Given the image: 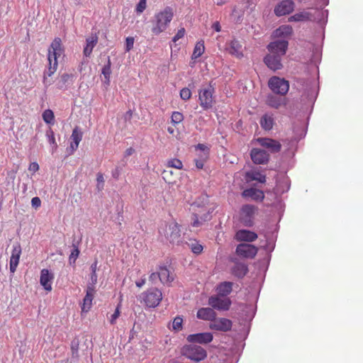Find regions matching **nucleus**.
Instances as JSON below:
<instances>
[{
    "instance_id": "473e14b6",
    "label": "nucleus",
    "mask_w": 363,
    "mask_h": 363,
    "mask_svg": "<svg viewBox=\"0 0 363 363\" xmlns=\"http://www.w3.org/2000/svg\"><path fill=\"white\" fill-rule=\"evenodd\" d=\"M245 179L247 182L257 181L264 184L266 182V176L258 171H249L245 173Z\"/></svg>"
},
{
    "instance_id": "4d7b16f0",
    "label": "nucleus",
    "mask_w": 363,
    "mask_h": 363,
    "mask_svg": "<svg viewBox=\"0 0 363 363\" xmlns=\"http://www.w3.org/2000/svg\"><path fill=\"white\" fill-rule=\"evenodd\" d=\"M212 28L216 32H220L221 30L220 23L218 21L213 23L212 25Z\"/></svg>"
},
{
    "instance_id": "c756f323",
    "label": "nucleus",
    "mask_w": 363,
    "mask_h": 363,
    "mask_svg": "<svg viewBox=\"0 0 363 363\" xmlns=\"http://www.w3.org/2000/svg\"><path fill=\"white\" fill-rule=\"evenodd\" d=\"M158 278L163 284H170L174 279V275L166 267H160Z\"/></svg>"
},
{
    "instance_id": "1a4fd4ad",
    "label": "nucleus",
    "mask_w": 363,
    "mask_h": 363,
    "mask_svg": "<svg viewBox=\"0 0 363 363\" xmlns=\"http://www.w3.org/2000/svg\"><path fill=\"white\" fill-rule=\"evenodd\" d=\"M257 208L250 204L243 205L239 212V220L246 227H252L254 224V216Z\"/></svg>"
},
{
    "instance_id": "b1692460",
    "label": "nucleus",
    "mask_w": 363,
    "mask_h": 363,
    "mask_svg": "<svg viewBox=\"0 0 363 363\" xmlns=\"http://www.w3.org/2000/svg\"><path fill=\"white\" fill-rule=\"evenodd\" d=\"M235 239L238 242H251L257 239V235L248 230H239L235 235Z\"/></svg>"
},
{
    "instance_id": "412c9836",
    "label": "nucleus",
    "mask_w": 363,
    "mask_h": 363,
    "mask_svg": "<svg viewBox=\"0 0 363 363\" xmlns=\"http://www.w3.org/2000/svg\"><path fill=\"white\" fill-rule=\"evenodd\" d=\"M96 294L95 286H88L86 291V295L83 299V303L81 306L82 312L87 313L90 311L92 306V301Z\"/></svg>"
},
{
    "instance_id": "8fccbe9b",
    "label": "nucleus",
    "mask_w": 363,
    "mask_h": 363,
    "mask_svg": "<svg viewBox=\"0 0 363 363\" xmlns=\"http://www.w3.org/2000/svg\"><path fill=\"white\" fill-rule=\"evenodd\" d=\"M146 9V0H140L136 6V11L138 13H143Z\"/></svg>"
},
{
    "instance_id": "6e6552de",
    "label": "nucleus",
    "mask_w": 363,
    "mask_h": 363,
    "mask_svg": "<svg viewBox=\"0 0 363 363\" xmlns=\"http://www.w3.org/2000/svg\"><path fill=\"white\" fill-rule=\"evenodd\" d=\"M323 16V11L322 10L315 9L313 11H301L296 13L294 15L289 18V21H320Z\"/></svg>"
},
{
    "instance_id": "f03ea898",
    "label": "nucleus",
    "mask_w": 363,
    "mask_h": 363,
    "mask_svg": "<svg viewBox=\"0 0 363 363\" xmlns=\"http://www.w3.org/2000/svg\"><path fill=\"white\" fill-rule=\"evenodd\" d=\"M64 52L62 45V40L60 38H55L48 48V70L44 73L43 82L46 83L47 77H51L57 69V58L60 57Z\"/></svg>"
},
{
    "instance_id": "4468645a",
    "label": "nucleus",
    "mask_w": 363,
    "mask_h": 363,
    "mask_svg": "<svg viewBox=\"0 0 363 363\" xmlns=\"http://www.w3.org/2000/svg\"><path fill=\"white\" fill-rule=\"evenodd\" d=\"M257 143L262 147L267 149L271 153H277L281 151V144L277 140L269 138H258Z\"/></svg>"
},
{
    "instance_id": "f704fd0d",
    "label": "nucleus",
    "mask_w": 363,
    "mask_h": 363,
    "mask_svg": "<svg viewBox=\"0 0 363 363\" xmlns=\"http://www.w3.org/2000/svg\"><path fill=\"white\" fill-rule=\"evenodd\" d=\"M247 272V266L242 263H237L232 269L233 274L238 278L245 277Z\"/></svg>"
},
{
    "instance_id": "e2e57ef3",
    "label": "nucleus",
    "mask_w": 363,
    "mask_h": 363,
    "mask_svg": "<svg viewBox=\"0 0 363 363\" xmlns=\"http://www.w3.org/2000/svg\"><path fill=\"white\" fill-rule=\"evenodd\" d=\"M159 271L157 272H153L150 275V280L154 281L156 279L158 278Z\"/></svg>"
},
{
    "instance_id": "79ce46f5",
    "label": "nucleus",
    "mask_w": 363,
    "mask_h": 363,
    "mask_svg": "<svg viewBox=\"0 0 363 363\" xmlns=\"http://www.w3.org/2000/svg\"><path fill=\"white\" fill-rule=\"evenodd\" d=\"M184 116L181 112L174 111L172 114L171 121L174 125H177L182 122Z\"/></svg>"
},
{
    "instance_id": "0eeeda50",
    "label": "nucleus",
    "mask_w": 363,
    "mask_h": 363,
    "mask_svg": "<svg viewBox=\"0 0 363 363\" xmlns=\"http://www.w3.org/2000/svg\"><path fill=\"white\" fill-rule=\"evenodd\" d=\"M268 86L274 94L285 96L289 90V82L284 78L273 76L268 81Z\"/></svg>"
},
{
    "instance_id": "5701e85b",
    "label": "nucleus",
    "mask_w": 363,
    "mask_h": 363,
    "mask_svg": "<svg viewBox=\"0 0 363 363\" xmlns=\"http://www.w3.org/2000/svg\"><path fill=\"white\" fill-rule=\"evenodd\" d=\"M21 252V246L19 243H16L13 246V250L11 252L9 263L11 272L13 273L16 270V267L19 263Z\"/></svg>"
},
{
    "instance_id": "5fc2aeb1",
    "label": "nucleus",
    "mask_w": 363,
    "mask_h": 363,
    "mask_svg": "<svg viewBox=\"0 0 363 363\" xmlns=\"http://www.w3.org/2000/svg\"><path fill=\"white\" fill-rule=\"evenodd\" d=\"M29 171L35 172L39 169V165L37 162H34L30 164L28 167Z\"/></svg>"
},
{
    "instance_id": "20e7f679",
    "label": "nucleus",
    "mask_w": 363,
    "mask_h": 363,
    "mask_svg": "<svg viewBox=\"0 0 363 363\" xmlns=\"http://www.w3.org/2000/svg\"><path fill=\"white\" fill-rule=\"evenodd\" d=\"M160 237L172 244H178L181 238V230L179 225L175 222L162 223L159 228Z\"/></svg>"
},
{
    "instance_id": "72a5a7b5",
    "label": "nucleus",
    "mask_w": 363,
    "mask_h": 363,
    "mask_svg": "<svg viewBox=\"0 0 363 363\" xmlns=\"http://www.w3.org/2000/svg\"><path fill=\"white\" fill-rule=\"evenodd\" d=\"M293 33V28L290 25H283L274 31V35L276 38H286Z\"/></svg>"
},
{
    "instance_id": "de8ad7c7",
    "label": "nucleus",
    "mask_w": 363,
    "mask_h": 363,
    "mask_svg": "<svg viewBox=\"0 0 363 363\" xmlns=\"http://www.w3.org/2000/svg\"><path fill=\"white\" fill-rule=\"evenodd\" d=\"M186 34V30L184 28H181L178 30L177 33L175 34V35L172 38V41L174 43H177L179 39L184 37Z\"/></svg>"
},
{
    "instance_id": "2eb2a0df",
    "label": "nucleus",
    "mask_w": 363,
    "mask_h": 363,
    "mask_svg": "<svg viewBox=\"0 0 363 363\" xmlns=\"http://www.w3.org/2000/svg\"><path fill=\"white\" fill-rule=\"evenodd\" d=\"M250 157L256 164H266L269 161V154L260 148H252L250 151Z\"/></svg>"
},
{
    "instance_id": "39448f33",
    "label": "nucleus",
    "mask_w": 363,
    "mask_h": 363,
    "mask_svg": "<svg viewBox=\"0 0 363 363\" xmlns=\"http://www.w3.org/2000/svg\"><path fill=\"white\" fill-rule=\"evenodd\" d=\"M181 354L191 361L199 362L205 359L207 352L201 346L195 345H184L181 350Z\"/></svg>"
},
{
    "instance_id": "4c0bfd02",
    "label": "nucleus",
    "mask_w": 363,
    "mask_h": 363,
    "mask_svg": "<svg viewBox=\"0 0 363 363\" xmlns=\"http://www.w3.org/2000/svg\"><path fill=\"white\" fill-rule=\"evenodd\" d=\"M187 245L191 251L196 255L201 254L203 250V245L196 240H190Z\"/></svg>"
},
{
    "instance_id": "13d9d810",
    "label": "nucleus",
    "mask_w": 363,
    "mask_h": 363,
    "mask_svg": "<svg viewBox=\"0 0 363 363\" xmlns=\"http://www.w3.org/2000/svg\"><path fill=\"white\" fill-rule=\"evenodd\" d=\"M90 279H91V284L89 286H94V285L97 282V275H96V273H91Z\"/></svg>"
},
{
    "instance_id": "774afa93",
    "label": "nucleus",
    "mask_w": 363,
    "mask_h": 363,
    "mask_svg": "<svg viewBox=\"0 0 363 363\" xmlns=\"http://www.w3.org/2000/svg\"><path fill=\"white\" fill-rule=\"evenodd\" d=\"M227 1L228 0H215L216 4L218 6H222L225 4Z\"/></svg>"
},
{
    "instance_id": "6ab92c4d",
    "label": "nucleus",
    "mask_w": 363,
    "mask_h": 363,
    "mask_svg": "<svg viewBox=\"0 0 363 363\" xmlns=\"http://www.w3.org/2000/svg\"><path fill=\"white\" fill-rule=\"evenodd\" d=\"M55 279L54 274L47 269H43L40 272V284L46 291H51L52 284Z\"/></svg>"
},
{
    "instance_id": "3c124183",
    "label": "nucleus",
    "mask_w": 363,
    "mask_h": 363,
    "mask_svg": "<svg viewBox=\"0 0 363 363\" xmlns=\"http://www.w3.org/2000/svg\"><path fill=\"white\" fill-rule=\"evenodd\" d=\"M72 78V75L69 74H63L60 77V82L62 83V85L60 86V89L63 87V86L71 79Z\"/></svg>"
},
{
    "instance_id": "9d476101",
    "label": "nucleus",
    "mask_w": 363,
    "mask_h": 363,
    "mask_svg": "<svg viewBox=\"0 0 363 363\" xmlns=\"http://www.w3.org/2000/svg\"><path fill=\"white\" fill-rule=\"evenodd\" d=\"M213 91L214 88L211 85L199 91V99L200 105L203 109L206 110L212 107L213 104Z\"/></svg>"
},
{
    "instance_id": "603ef678",
    "label": "nucleus",
    "mask_w": 363,
    "mask_h": 363,
    "mask_svg": "<svg viewBox=\"0 0 363 363\" xmlns=\"http://www.w3.org/2000/svg\"><path fill=\"white\" fill-rule=\"evenodd\" d=\"M31 205L33 208H38L41 206V201L39 197H33L31 199Z\"/></svg>"
},
{
    "instance_id": "7ed1b4c3",
    "label": "nucleus",
    "mask_w": 363,
    "mask_h": 363,
    "mask_svg": "<svg viewBox=\"0 0 363 363\" xmlns=\"http://www.w3.org/2000/svg\"><path fill=\"white\" fill-rule=\"evenodd\" d=\"M174 17V11L172 8L169 6L165 7L162 11L157 13L152 21V32L155 35H159L164 32L169 26L170 22Z\"/></svg>"
},
{
    "instance_id": "f8f14e48",
    "label": "nucleus",
    "mask_w": 363,
    "mask_h": 363,
    "mask_svg": "<svg viewBox=\"0 0 363 363\" xmlns=\"http://www.w3.org/2000/svg\"><path fill=\"white\" fill-rule=\"evenodd\" d=\"M235 252L239 257L253 259L257 254L258 248L253 245L241 243L238 245Z\"/></svg>"
},
{
    "instance_id": "58836bf2",
    "label": "nucleus",
    "mask_w": 363,
    "mask_h": 363,
    "mask_svg": "<svg viewBox=\"0 0 363 363\" xmlns=\"http://www.w3.org/2000/svg\"><path fill=\"white\" fill-rule=\"evenodd\" d=\"M111 60L108 57L107 64L104 66V67L102 68V71H101V73L104 76V78H105L104 83L106 85H109V84H110V76L111 74Z\"/></svg>"
},
{
    "instance_id": "4be33fe9",
    "label": "nucleus",
    "mask_w": 363,
    "mask_h": 363,
    "mask_svg": "<svg viewBox=\"0 0 363 363\" xmlns=\"http://www.w3.org/2000/svg\"><path fill=\"white\" fill-rule=\"evenodd\" d=\"M213 339L211 333H201L191 334L187 336L186 340L189 342H195L199 344H208Z\"/></svg>"
},
{
    "instance_id": "a878e982",
    "label": "nucleus",
    "mask_w": 363,
    "mask_h": 363,
    "mask_svg": "<svg viewBox=\"0 0 363 363\" xmlns=\"http://www.w3.org/2000/svg\"><path fill=\"white\" fill-rule=\"evenodd\" d=\"M196 317L201 320H209L212 322L213 319H215V317H216V313L214 311L212 307L201 308L198 310Z\"/></svg>"
},
{
    "instance_id": "a211bd4d",
    "label": "nucleus",
    "mask_w": 363,
    "mask_h": 363,
    "mask_svg": "<svg viewBox=\"0 0 363 363\" xmlns=\"http://www.w3.org/2000/svg\"><path fill=\"white\" fill-rule=\"evenodd\" d=\"M294 9V2L292 0H283L274 8V13L277 16H282L291 13Z\"/></svg>"
},
{
    "instance_id": "bf43d9fd",
    "label": "nucleus",
    "mask_w": 363,
    "mask_h": 363,
    "mask_svg": "<svg viewBox=\"0 0 363 363\" xmlns=\"http://www.w3.org/2000/svg\"><path fill=\"white\" fill-rule=\"evenodd\" d=\"M196 149H199L201 151H206V155H208V148L207 147V146H206L205 145L203 144H199L196 147Z\"/></svg>"
},
{
    "instance_id": "c03bdc74",
    "label": "nucleus",
    "mask_w": 363,
    "mask_h": 363,
    "mask_svg": "<svg viewBox=\"0 0 363 363\" xmlns=\"http://www.w3.org/2000/svg\"><path fill=\"white\" fill-rule=\"evenodd\" d=\"M71 352L73 358L77 359L79 357V342L72 341L71 344Z\"/></svg>"
},
{
    "instance_id": "6e6d98bb",
    "label": "nucleus",
    "mask_w": 363,
    "mask_h": 363,
    "mask_svg": "<svg viewBox=\"0 0 363 363\" xmlns=\"http://www.w3.org/2000/svg\"><path fill=\"white\" fill-rule=\"evenodd\" d=\"M172 174V171H169V170H164L163 172H162V177H163V179L168 182L169 183H171V181L168 180V175L169 174Z\"/></svg>"
},
{
    "instance_id": "423d86ee",
    "label": "nucleus",
    "mask_w": 363,
    "mask_h": 363,
    "mask_svg": "<svg viewBox=\"0 0 363 363\" xmlns=\"http://www.w3.org/2000/svg\"><path fill=\"white\" fill-rule=\"evenodd\" d=\"M141 302L149 308H155L162 299V294L156 288L150 289L140 295Z\"/></svg>"
},
{
    "instance_id": "ea45409f",
    "label": "nucleus",
    "mask_w": 363,
    "mask_h": 363,
    "mask_svg": "<svg viewBox=\"0 0 363 363\" xmlns=\"http://www.w3.org/2000/svg\"><path fill=\"white\" fill-rule=\"evenodd\" d=\"M43 119L48 124H54L55 116L54 113L50 109H47L43 113Z\"/></svg>"
},
{
    "instance_id": "f257e3e1",
    "label": "nucleus",
    "mask_w": 363,
    "mask_h": 363,
    "mask_svg": "<svg viewBox=\"0 0 363 363\" xmlns=\"http://www.w3.org/2000/svg\"><path fill=\"white\" fill-rule=\"evenodd\" d=\"M192 213V223L193 227H199L205 222L209 220L211 218V213L212 211L208 206V199L207 196L199 198L195 201L190 208Z\"/></svg>"
},
{
    "instance_id": "9b49d317",
    "label": "nucleus",
    "mask_w": 363,
    "mask_h": 363,
    "mask_svg": "<svg viewBox=\"0 0 363 363\" xmlns=\"http://www.w3.org/2000/svg\"><path fill=\"white\" fill-rule=\"evenodd\" d=\"M208 303L213 308L219 311H228L231 306V301L229 298L222 297L218 294L209 297Z\"/></svg>"
},
{
    "instance_id": "2f4dec72",
    "label": "nucleus",
    "mask_w": 363,
    "mask_h": 363,
    "mask_svg": "<svg viewBox=\"0 0 363 363\" xmlns=\"http://www.w3.org/2000/svg\"><path fill=\"white\" fill-rule=\"evenodd\" d=\"M260 126L264 130H271L274 124V119L272 114H264L259 121Z\"/></svg>"
},
{
    "instance_id": "69168bd1",
    "label": "nucleus",
    "mask_w": 363,
    "mask_h": 363,
    "mask_svg": "<svg viewBox=\"0 0 363 363\" xmlns=\"http://www.w3.org/2000/svg\"><path fill=\"white\" fill-rule=\"evenodd\" d=\"M97 261L96 260L91 265V273H96V269H97Z\"/></svg>"
},
{
    "instance_id": "cd10ccee",
    "label": "nucleus",
    "mask_w": 363,
    "mask_h": 363,
    "mask_svg": "<svg viewBox=\"0 0 363 363\" xmlns=\"http://www.w3.org/2000/svg\"><path fill=\"white\" fill-rule=\"evenodd\" d=\"M83 137V133L81 131V130L79 128V127H75L71 135V140L72 142L70 143V148L72 149V151H75L79 146V143L82 140Z\"/></svg>"
},
{
    "instance_id": "a18cd8bd",
    "label": "nucleus",
    "mask_w": 363,
    "mask_h": 363,
    "mask_svg": "<svg viewBox=\"0 0 363 363\" xmlns=\"http://www.w3.org/2000/svg\"><path fill=\"white\" fill-rule=\"evenodd\" d=\"M191 96V91L189 88H183L180 91V97L184 101L189 100Z\"/></svg>"
},
{
    "instance_id": "bb28decb",
    "label": "nucleus",
    "mask_w": 363,
    "mask_h": 363,
    "mask_svg": "<svg viewBox=\"0 0 363 363\" xmlns=\"http://www.w3.org/2000/svg\"><path fill=\"white\" fill-rule=\"evenodd\" d=\"M98 35L96 33H91L89 37L86 39V46L84 48L83 52L86 57H89L92 52L94 48L98 43Z\"/></svg>"
},
{
    "instance_id": "e433bc0d",
    "label": "nucleus",
    "mask_w": 363,
    "mask_h": 363,
    "mask_svg": "<svg viewBox=\"0 0 363 363\" xmlns=\"http://www.w3.org/2000/svg\"><path fill=\"white\" fill-rule=\"evenodd\" d=\"M205 50L204 43L203 41L197 42L195 45L191 58L192 59H197L198 57H201Z\"/></svg>"
},
{
    "instance_id": "393cba45",
    "label": "nucleus",
    "mask_w": 363,
    "mask_h": 363,
    "mask_svg": "<svg viewBox=\"0 0 363 363\" xmlns=\"http://www.w3.org/2000/svg\"><path fill=\"white\" fill-rule=\"evenodd\" d=\"M242 196L245 198H251L256 201H262L264 199L263 191L255 188L245 189L242 193Z\"/></svg>"
},
{
    "instance_id": "0e129e2a",
    "label": "nucleus",
    "mask_w": 363,
    "mask_h": 363,
    "mask_svg": "<svg viewBox=\"0 0 363 363\" xmlns=\"http://www.w3.org/2000/svg\"><path fill=\"white\" fill-rule=\"evenodd\" d=\"M96 181L98 183H104V176L101 173H98L97 174V176H96Z\"/></svg>"
},
{
    "instance_id": "7c9ffc66",
    "label": "nucleus",
    "mask_w": 363,
    "mask_h": 363,
    "mask_svg": "<svg viewBox=\"0 0 363 363\" xmlns=\"http://www.w3.org/2000/svg\"><path fill=\"white\" fill-rule=\"evenodd\" d=\"M233 282L230 281H223L220 283L216 287L218 295L226 298L225 296L231 293L233 290Z\"/></svg>"
},
{
    "instance_id": "a19ab883",
    "label": "nucleus",
    "mask_w": 363,
    "mask_h": 363,
    "mask_svg": "<svg viewBox=\"0 0 363 363\" xmlns=\"http://www.w3.org/2000/svg\"><path fill=\"white\" fill-rule=\"evenodd\" d=\"M167 167L182 169L183 168V164L180 160L173 158L167 161Z\"/></svg>"
},
{
    "instance_id": "37998d69",
    "label": "nucleus",
    "mask_w": 363,
    "mask_h": 363,
    "mask_svg": "<svg viewBox=\"0 0 363 363\" xmlns=\"http://www.w3.org/2000/svg\"><path fill=\"white\" fill-rule=\"evenodd\" d=\"M121 315V304H118L114 313L111 315L109 318V322L111 325H115L116 323V320Z\"/></svg>"
},
{
    "instance_id": "aec40b11",
    "label": "nucleus",
    "mask_w": 363,
    "mask_h": 363,
    "mask_svg": "<svg viewBox=\"0 0 363 363\" xmlns=\"http://www.w3.org/2000/svg\"><path fill=\"white\" fill-rule=\"evenodd\" d=\"M288 100L284 96H278L277 94H269L266 98V104L271 108L279 109L281 106H286Z\"/></svg>"
},
{
    "instance_id": "f3484780",
    "label": "nucleus",
    "mask_w": 363,
    "mask_h": 363,
    "mask_svg": "<svg viewBox=\"0 0 363 363\" xmlns=\"http://www.w3.org/2000/svg\"><path fill=\"white\" fill-rule=\"evenodd\" d=\"M283 55H275L269 52L264 58V62L266 65L272 70L277 71L281 69L283 67L281 57Z\"/></svg>"
},
{
    "instance_id": "09e8293b",
    "label": "nucleus",
    "mask_w": 363,
    "mask_h": 363,
    "mask_svg": "<svg viewBox=\"0 0 363 363\" xmlns=\"http://www.w3.org/2000/svg\"><path fill=\"white\" fill-rule=\"evenodd\" d=\"M135 39L133 37H127L125 39V52H129L133 48Z\"/></svg>"
},
{
    "instance_id": "338daca9",
    "label": "nucleus",
    "mask_w": 363,
    "mask_h": 363,
    "mask_svg": "<svg viewBox=\"0 0 363 363\" xmlns=\"http://www.w3.org/2000/svg\"><path fill=\"white\" fill-rule=\"evenodd\" d=\"M145 283V279H142L141 280L136 281L135 284L138 287H142Z\"/></svg>"
},
{
    "instance_id": "864d4df0",
    "label": "nucleus",
    "mask_w": 363,
    "mask_h": 363,
    "mask_svg": "<svg viewBox=\"0 0 363 363\" xmlns=\"http://www.w3.org/2000/svg\"><path fill=\"white\" fill-rule=\"evenodd\" d=\"M79 250L77 247H74V250L72 251L71 255L69 256V259H74V261L79 257Z\"/></svg>"
},
{
    "instance_id": "ddd939ff",
    "label": "nucleus",
    "mask_w": 363,
    "mask_h": 363,
    "mask_svg": "<svg viewBox=\"0 0 363 363\" xmlns=\"http://www.w3.org/2000/svg\"><path fill=\"white\" fill-rule=\"evenodd\" d=\"M233 322L225 318H216L209 324V328L213 330L228 332L231 330Z\"/></svg>"
},
{
    "instance_id": "680f3d73",
    "label": "nucleus",
    "mask_w": 363,
    "mask_h": 363,
    "mask_svg": "<svg viewBox=\"0 0 363 363\" xmlns=\"http://www.w3.org/2000/svg\"><path fill=\"white\" fill-rule=\"evenodd\" d=\"M135 152V150L133 147L128 148L124 153L125 157H129L132 155Z\"/></svg>"
},
{
    "instance_id": "c9c22d12",
    "label": "nucleus",
    "mask_w": 363,
    "mask_h": 363,
    "mask_svg": "<svg viewBox=\"0 0 363 363\" xmlns=\"http://www.w3.org/2000/svg\"><path fill=\"white\" fill-rule=\"evenodd\" d=\"M45 135L48 143L52 145V152L53 153L57 148V144L55 140L54 132L51 128H49L48 130H47Z\"/></svg>"
},
{
    "instance_id": "052dcab7",
    "label": "nucleus",
    "mask_w": 363,
    "mask_h": 363,
    "mask_svg": "<svg viewBox=\"0 0 363 363\" xmlns=\"http://www.w3.org/2000/svg\"><path fill=\"white\" fill-rule=\"evenodd\" d=\"M195 164H196V167L199 169H201L203 167V162L201 160H195Z\"/></svg>"
},
{
    "instance_id": "c85d7f7f",
    "label": "nucleus",
    "mask_w": 363,
    "mask_h": 363,
    "mask_svg": "<svg viewBox=\"0 0 363 363\" xmlns=\"http://www.w3.org/2000/svg\"><path fill=\"white\" fill-rule=\"evenodd\" d=\"M242 48V46L238 40L234 39L231 40L228 44L227 50L230 55L240 58L243 56Z\"/></svg>"
},
{
    "instance_id": "dca6fc26",
    "label": "nucleus",
    "mask_w": 363,
    "mask_h": 363,
    "mask_svg": "<svg viewBox=\"0 0 363 363\" xmlns=\"http://www.w3.org/2000/svg\"><path fill=\"white\" fill-rule=\"evenodd\" d=\"M289 42L285 40H278L271 42L267 45V49L269 52L275 55H285L288 49Z\"/></svg>"
},
{
    "instance_id": "49530a36",
    "label": "nucleus",
    "mask_w": 363,
    "mask_h": 363,
    "mask_svg": "<svg viewBox=\"0 0 363 363\" xmlns=\"http://www.w3.org/2000/svg\"><path fill=\"white\" fill-rule=\"evenodd\" d=\"M182 323H183V319L181 317L177 316V317L174 318V319L173 320V323H172L173 329L175 330H181L182 327Z\"/></svg>"
}]
</instances>
